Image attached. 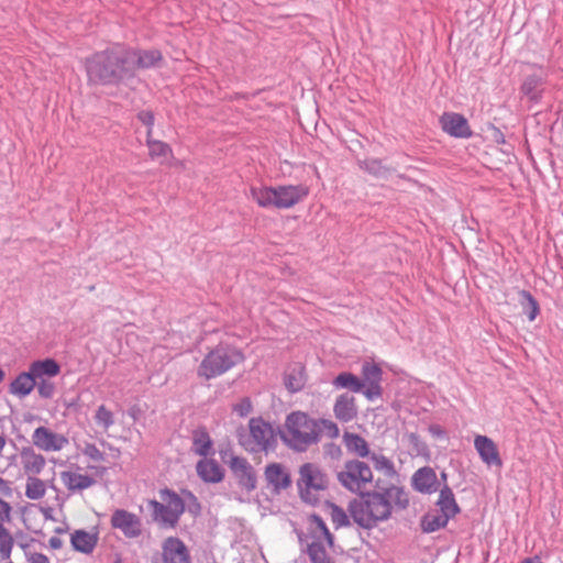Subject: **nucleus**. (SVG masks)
Here are the masks:
<instances>
[{"label":"nucleus","mask_w":563,"mask_h":563,"mask_svg":"<svg viewBox=\"0 0 563 563\" xmlns=\"http://www.w3.org/2000/svg\"><path fill=\"white\" fill-rule=\"evenodd\" d=\"M85 68L91 84L118 86L135 77V51L114 44L86 58Z\"/></svg>","instance_id":"f257e3e1"},{"label":"nucleus","mask_w":563,"mask_h":563,"mask_svg":"<svg viewBox=\"0 0 563 563\" xmlns=\"http://www.w3.org/2000/svg\"><path fill=\"white\" fill-rule=\"evenodd\" d=\"M409 505L408 493L404 487L390 485L371 493L360 494L349 504V512L354 522L362 528L372 529L380 521L390 518L393 508L406 509Z\"/></svg>","instance_id":"f03ea898"},{"label":"nucleus","mask_w":563,"mask_h":563,"mask_svg":"<svg viewBox=\"0 0 563 563\" xmlns=\"http://www.w3.org/2000/svg\"><path fill=\"white\" fill-rule=\"evenodd\" d=\"M280 438L291 450L305 452L319 442V422L302 411H294L286 417Z\"/></svg>","instance_id":"7ed1b4c3"},{"label":"nucleus","mask_w":563,"mask_h":563,"mask_svg":"<svg viewBox=\"0 0 563 563\" xmlns=\"http://www.w3.org/2000/svg\"><path fill=\"white\" fill-rule=\"evenodd\" d=\"M251 197L262 208L289 209L302 201L309 194L303 185H284L277 187H251Z\"/></svg>","instance_id":"20e7f679"},{"label":"nucleus","mask_w":563,"mask_h":563,"mask_svg":"<svg viewBox=\"0 0 563 563\" xmlns=\"http://www.w3.org/2000/svg\"><path fill=\"white\" fill-rule=\"evenodd\" d=\"M244 360V354L239 347L221 343L205 355L197 374L205 379H212L225 374Z\"/></svg>","instance_id":"39448f33"},{"label":"nucleus","mask_w":563,"mask_h":563,"mask_svg":"<svg viewBox=\"0 0 563 563\" xmlns=\"http://www.w3.org/2000/svg\"><path fill=\"white\" fill-rule=\"evenodd\" d=\"M240 444L251 453L274 452L277 446V433L263 418H251L249 431L239 434Z\"/></svg>","instance_id":"423d86ee"},{"label":"nucleus","mask_w":563,"mask_h":563,"mask_svg":"<svg viewBox=\"0 0 563 563\" xmlns=\"http://www.w3.org/2000/svg\"><path fill=\"white\" fill-rule=\"evenodd\" d=\"M339 483L352 493H360L373 481V472L368 464L360 460L346 461L338 473Z\"/></svg>","instance_id":"0eeeda50"},{"label":"nucleus","mask_w":563,"mask_h":563,"mask_svg":"<svg viewBox=\"0 0 563 563\" xmlns=\"http://www.w3.org/2000/svg\"><path fill=\"white\" fill-rule=\"evenodd\" d=\"M297 484L301 498L312 504L318 499L317 494L327 488V478L318 465L306 463L300 466Z\"/></svg>","instance_id":"6e6552de"},{"label":"nucleus","mask_w":563,"mask_h":563,"mask_svg":"<svg viewBox=\"0 0 563 563\" xmlns=\"http://www.w3.org/2000/svg\"><path fill=\"white\" fill-rule=\"evenodd\" d=\"M111 527L122 532L128 539H136L142 534L141 518L125 509H115L110 519Z\"/></svg>","instance_id":"1a4fd4ad"},{"label":"nucleus","mask_w":563,"mask_h":563,"mask_svg":"<svg viewBox=\"0 0 563 563\" xmlns=\"http://www.w3.org/2000/svg\"><path fill=\"white\" fill-rule=\"evenodd\" d=\"M362 380L365 384L363 395L367 400L374 401L382 397L383 388H382V379H383V371L379 365L373 362H364L362 364Z\"/></svg>","instance_id":"9d476101"},{"label":"nucleus","mask_w":563,"mask_h":563,"mask_svg":"<svg viewBox=\"0 0 563 563\" xmlns=\"http://www.w3.org/2000/svg\"><path fill=\"white\" fill-rule=\"evenodd\" d=\"M33 444L44 452H57L68 444V439L46 427H37L32 434Z\"/></svg>","instance_id":"9b49d317"},{"label":"nucleus","mask_w":563,"mask_h":563,"mask_svg":"<svg viewBox=\"0 0 563 563\" xmlns=\"http://www.w3.org/2000/svg\"><path fill=\"white\" fill-rule=\"evenodd\" d=\"M228 464L241 487L251 492L256 487V475L246 459L231 455Z\"/></svg>","instance_id":"f8f14e48"},{"label":"nucleus","mask_w":563,"mask_h":563,"mask_svg":"<svg viewBox=\"0 0 563 563\" xmlns=\"http://www.w3.org/2000/svg\"><path fill=\"white\" fill-rule=\"evenodd\" d=\"M411 486L416 492L424 495H431L442 487L435 471L430 466L420 467L413 473Z\"/></svg>","instance_id":"ddd939ff"},{"label":"nucleus","mask_w":563,"mask_h":563,"mask_svg":"<svg viewBox=\"0 0 563 563\" xmlns=\"http://www.w3.org/2000/svg\"><path fill=\"white\" fill-rule=\"evenodd\" d=\"M442 130L453 137L468 139L472 130L467 120L460 113L445 112L440 118Z\"/></svg>","instance_id":"4468645a"},{"label":"nucleus","mask_w":563,"mask_h":563,"mask_svg":"<svg viewBox=\"0 0 563 563\" xmlns=\"http://www.w3.org/2000/svg\"><path fill=\"white\" fill-rule=\"evenodd\" d=\"M11 506L0 498V559L9 560L14 547V539L3 522L11 520Z\"/></svg>","instance_id":"2eb2a0df"},{"label":"nucleus","mask_w":563,"mask_h":563,"mask_svg":"<svg viewBox=\"0 0 563 563\" xmlns=\"http://www.w3.org/2000/svg\"><path fill=\"white\" fill-rule=\"evenodd\" d=\"M165 563H190V555L185 543L176 537H168L162 545Z\"/></svg>","instance_id":"dca6fc26"},{"label":"nucleus","mask_w":563,"mask_h":563,"mask_svg":"<svg viewBox=\"0 0 563 563\" xmlns=\"http://www.w3.org/2000/svg\"><path fill=\"white\" fill-rule=\"evenodd\" d=\"M474 448L477 451L481 460L492 466H501L503 461L499 456L498 449L495 442L486 435H476L474 439Z\"/></svg>","instance_id":"f3484780"},{"label":"nucleus","mask_w":563,"mask_h":563,"mask_svg":"<svg viewBox=\"0 0 563 563\" xmlns=\"http://www.w3.org/2000/svg\"><path fill=\"white\" fill-rule=\"evenodd\" d=\"M333 412L338 420L341 422H350L357 416V406L354 396L347 393L341 394L336 397Z\"/></svg>","instance_id":"a211bd4d"},{"label":"nucleus","mask_w":563,"mask_h":563,"mask_svg":"<svg viewBox=\"0 0 563 563\" xmlns=\"http://www.w3.org/2000/svg\"><path fill=\"white\" fill-rule=\"evenodd\" d=\"M265 478L275 492L287 488L290 485V475L280 463L268 464L265 468Z\"/></svg>","instance_id":"6ab92c4d"},{"label":"nucleus","mask_w":563,"mask_h":563,"mask_svg":"<svg viewBox=\"0 0 563 563\" xmlns=\"http://www.w3.org/2000/svg\"><path fill=\"white\" fill-rule=\"evenodd\" d=\"M148 507L152 510L153 520L162 528H175L177 526L180 518L174 516V512L163 501L148 500Z\"/></svg>","instance_id":"aec40b11"},{"label":"nucleus","mask_w":563,"mask_h":563,"mask_svg":"<svg viewBox=\"0 0 563 563\" xmlns=\"http://www.w3.org/2000/svg\"><path fill=\"white\" fill-rule=\"evenodd\" d=\"M21 463L27 476H36L42 473L46 465L45 457L36 453L32 448H23L21 451Z\"/></svg>","instance_id":"412c9836"},{"label":"nucleus","mask_w":563,"mask_h":563,"mask_svg":"<svg viewBox=\"0 0 563 563\" xmlns=\"http://www.w3.org/2000/svg\"><path fill=\"white\" fill-rule=\"evenodd\" d=\"M29 371L35 380L49 379L60 373L59 364L53 358L34 361L30 364Z\"/></svg>","instance_id":"4be33fe9"},{"label":"nucleus","mask_w":563,"mask_h":563,"mask_svg":"<svg viewBox=\"0 0 563 563\" xmlns=\"http://www.w3.org/2000/svg\"><path fill=\"white\" fill-rule=\"evenodd\" d=\"M36 382L30 371L21 372L9 385V393L20 399L29 396L35 388Z\"/></svg>","instance_id":"5701e85b"},{"label":"nucleus","mask_w":563,"mask_h":563,"mask_svg":"<svg viewBox=\"0 0 563 563\" xmlns=\"http://www.w3.org/2000/svg\"><path fill=\"white\" fill-rule=\"evenodd\" d=\"M438 507L435 510L446 515L449 518H454L460 512V507L455 500L454 494L448 484H444L439 489V498L435 503Z\"/></svg>","instance_id":"b1692460"},{"label":"nucleus","mask_w":563,"mask_h":563,"mask_svg":"<svg viewBox=\"0 0 563 563\" xmlns=\"http://www.w3.org/2000/svg\"><path fill=\"white\" fill-rule=\"evenodd\" d=\"M198 476L206 483H220L224 473L220 464L214 460L203 459L196 466Z\"/></svg>","instance_id":"393cba45"},{"label":"nucleus","mask_w":563,"mask_h":563,"mask_svg":"<svg viewBox=\"0 0 563 563\" xmlns=\"http://www.w3.org/2000/svg\"><path fill=\"white\" fill-rule=\"evenodd\" d=\"M60 478L66 488L70 492L84 490L91 487L95 484V479L85 474H79L71 471H65L60 473Z\"/></svg>","instance_id":"a878e982"},{"label":"nucleus","mask_w":563,"mask_h":563,"mask_svg":"<svg viewBox=\"0 0 563 563\" xmlns=\"http://www.w3.org/2000/svg\"><path fill=\"white\" fill-rule=\"evenodd\" d=\"M332 386L335 389H347L352 393L363 394L365 384L358 376L354 375L353 373L341 372L333 378Z\"/></svg>","instance_id":"bb28decb"},{"label":"nucleus","mask_w":563,"mask_h":563,"mask_svg":"<svg viewBox=\"0 0 563 563\" xmlns=\"http://www.w3.org/2000/svg\"><path fill=\"white\" fill-rule=\"evenodd\" d=\"M343 442L346 450L358 457H367L372 453L368 443L360 434L345 432L343 434Z\"/></svg>","instance_id":"cd10ccee"},{"label":"nucleus","mask_w":563,"mask_h":563,"mask_svg":"<svg viewBox=\"0 0 563 563\" xmlns=\"http://www.w3.org/2000/svg\"><path fill=\"white\" fill-rule=\"evenodd\" d=\"M451 518L438 510H430L421 518V530L426 533H432L446 527Z\"/></svg>","instance_id":"c85d7f7f"},{"label":"nucleus","mask_w":563,"mask_h":563,"mask_svg":"<svg viewBox=\"0 0 563 563\" xmlns=\"http://www.w3.org/2000/svg\"><path fill=\"white\" fill-rule=\"evenodd\" d=\"M97 541V534L89 533L85 530H76L70 538L74 549L85 554H89L93 551Z\"/></svg>","instance_id":"c756f323"},{"label":"nucleus","mask_w":563,"mask_h":563,"mask_svg":"<svg viewBox=\"0 0 563 563\" xmlns=\"http://www.w3.org/2000/svg\"><path fill=\"white\" fill-rule=\"evenodd\" d=\"M543 85V75L542 74H532L528 75L522 85L521 92L529 98L532 102H539L541 99V92Z\"/></svg>","instance_id":"7c9ffc66"},{"label":"nucleus","mask_w":563,"mask_h":563,"mask_svg":"<svg viewBox=\"0 0 563 563\" xmlns=\"http://www.w3.org/2000/svg\"><path fill=\"white\" fill-rule=\"evenodd\" d=\"M159 497L167 508L174 512V516H178L180 518L185 512V500L183 494L180 496L169 488H164L159 490Z\"/></svg>","instance_id":"2f4dec72"},{"label":"nucleus","mask_w":563,"mask_h":563,"mask_svg":"<svg viewBox=\"0 0 563 563\" xmlns=\"http://www.w3.org/2000/svg\"><path fill=\"white\" fill-rule=\"evenodd\" d=\"M310 526L313 541L324 540L329 547L333 545V536L320 516L312 515L310 517Z\"/></svg>","instance_id":"473e14b6"},{"label":"nucleus","mask_w":563,"mask_h":563,"mask_svg":"<svg viewBox=\"0 0 563 563\" xmlns=\"http://www.w3.org/2000/svg\"><path fill=\"white\" fill-rule=\"evenodd\" d=\"M285 386L291 393L301 390L305 386L303 367L296 365L285 373Z\"/></svg>","instance_id":"72a5a7b5"},{"label":"nucleus","mask_w":563,"mask_h":563,"mask_svg":"<svg viewBox=\"0 0 563 563\" xmlns=\"http://www.w3.org/2000/svg\"><path fill=\"white\" fill-rule=\"evenodd\" d=\"M162 59V54L157 49L151 51H135V70L137 68L154 67Z\"/></svg>","instance_id":"f704fd0d"},{"label":"nucleus","mask_w":563,"mask_h":563,"mask_svg":"<svg viewBox=\"0 0 563 563\" xmlns=\"http://www.w3.org/2000/svg\"><path fill=\"white\" fill-rule=\"evenodd\" d=\"M45 483L36 476H27L25 496L32 500L42 499L45 496Z\"/></svg>","instance_id":"c9c22d12"},{"label":"nucleus","mask_w":563,"mask_h":563,"mask_svg":"<svg viewBox=\"0 0 563 563\" xmlns=\"http://www.w3.org/2000/svg\"><path fill=\"white\" fill-rule=\"evenodd\" d=\"M368 457L373 462L376 471L382 472L387 477L396 475L394 462L387 456L379 453H371Z\"/></svg>","instance_id":"e433bc0d"},{"label":"nucleus","mask_w":563,"mask_h":563,"mask_svg":"<svg viewBox=\"0 0 563 563\" xmlns=\"http://www.w3.org/2000/svg\"><path fill=\"white\" fill-rule=\"evenodd\" d=\"M194 451L196 454L207 457L212 451V441L206 431L194 435Z\"/></svg>","instance_id":"4c0bfd02"},{"label":"nucleus","mask_w":563,"mask_h":563,"mask_svg":"<svg viewBox=\"0 0 563 563\" xmlns=\"http://www.w3.org/2000/svg\"><path fill=\"white\" fill-rule=\"evenodd\" d=\"M308 555L312 563H334L328 555L322 541H312L308 547Z\"/></svg>","instance_id":"58836bf2"},{"label":"nucleus","mask_w":563,"mask_h":563,"mask_svg":"<svg viewBox=\"0 0 563 563\" xmlns=\"http://www.w3.org/2000/svg\"><path fill=\"white\" fill-rule=\"evenodd\" d=\"M406 440L409 445V452L415 456H428L429 448L427 443L417 434V433H408L406 434Z\"/></svg>","instance_id":"ea45409f"},{"label":"nucleus","mask_w":563,"mask_h":563,"mask_svg":"<svg viewBox=\"0 0 563 563\" xmlns=\"http://www.w3.org/2000/svg\"><path fill=\"white\" fill-rule=\"evenodd\" d=\"M146 145L150 151V156L152 158H164L166 159L169 154L172 153V150L167 143H164L162 141L153 140L152 135L146 136Z\"/></svg>","instance_id":"a19ab883"},{"label":"nucleus","mask_w":563,"mask_h":563,"mask_svg":"<svg viewBox=\"0 0 563 563\" xmlns=\"http://www.w3.org/2000/svg\"><path fill=\"white\" fill-rule=\"evenodd\" d=\"M520 297L527 302L526 313L529 321H533L540 312L538 301L528 290H521Z\"/></svg>","instance_id":"79ce46f5"},{"label":"nucleus","mask_w":563,"mask_h":563,"mask_svg":"<svg viewBox=\"0 0 563 563\" xmlns=\"http://www.w3.org/2000/svg\"><path fill=\"white\" fill-rule=\"evenodd\" d=\"M95 420L96 423L102 427L104 430H108L111 426L114 424L113 413L104 405L98 407L95 415Z\"/></svg>","instance_id":"37998d69"},{"label":"nucleus","mask_w":563,"mask_h":563,"mask_svg":"<svg viewBox=\"0 0 563 563\" xmlns=\"http://www.w3.org/2000/svg\"><path fill=\"white\" fill-rule=\"evenodd\" d=\"M331 520L336 529L350 525L349 516L336 505H331Z\"/></svg>","instance_id":"c03bdc74"},{"label":"nucleus","mask_w":563,"mask_h":563,"mask_svg":"<svg viewBox=\"0 0 563 563\" xmlns=\"http://www.w3.org/2000/svg\"><path fill=\"white\" fill-rule=\"evenodd\" d=\"M317 421L319 422V433L322 430L330 439H336L339 437L340 430L335 422L329 419H319Z\"/></svg>","instance_id":"a18cd8bd"},{"label":"nucleus","mask_w":563,"mask_h":563,"mask_svg":"<svg viewBox=\"0 0 563 563\" xmlns=\"http://www.w3.org/2000/svg\"><path fill=\"white\" fill-rule=\"evenodd\" d=\"M35 387L41 398L49 399L55 394V384L49 379H42L36 382Z\"/></svg>","instance_id":"49530a36"},{"label":"nucleus","mask_w":563,"mask_h":563,"mask_svg":"<svg viewBox=\"0 0 563 563\" xmlns=\"http://www.w3.org/2000/svg\"><path fill=\"white\" fill-rule=\"evenodd\" d=\"M181 494L184 495L185 509L187 508V510L192 515L199 514L201 506L197 497L190 490H183Z\"/></svg>","instance_id":"de8ad7c7"},{"label":"nucleus","mask_w":563,"mask_h":563,"mask_svg":"<svg viewBox=\"0 0 563 563\" xmlns=\"http://www.w3.org/2000/svg\"><path fill=\"white\" fill-rule=\"evenodd\" d=\"M362 168L375 176H382L386 172L382 162L374 158L364 161L362 163Z\"/></svg>","instance_id":"09e8293b"},{"label":"nucleus","mask_w":563,"mask_h":563,"mask_svg":"<svg viewBox=\"0 0 563 563\" xmlns=\"http://www.w3.org/2000/svg\"><path fill=\"white\" fill-rule=\"evenodd\" d=\"M82 453L95 462L104 461V453H102L93 443H87L82 450Z\"/></svg>","instance_id":"8fccbe9b"},{"label":"nucleus","mask_w":563,"mask_h":563,"mask_svg":"<svg viewBox=\"0 0 563 563\" xmlns=\"http://www.w3.org/2000/svg\"><path fill=\"white\" fill-rule=\"evenodd\" d=\"M137 119L144 124L147 126V133H146V136H151L152 135V129H153V125H154V121H155V118H154V114L152 111H147V110H143L141 112H139L137 114Z\"/></svg>","instance_id":"3c124183"},{"label":"nucleus","mask_w":563,"mask_h":563,"mask_svg":"<svg viewBox=\"0 0 563 563\" xmlns=\"http://www.w3.org/2000/svg\"><path fill=\"white\" fill-rule=\"evenodd\" d=\"M233 411L240 417H246L252 411V402L249 398H243L233 406Z\"/></svg>","instance_id":"603ef678"},{"label":"nucleus","mask_w":563,"mask_h":563,"mask_svg":"<svg viewBox=\"0 0 563 563\" xmlns=\"http://www.w3.org/2000/svg\"><path fill=\"white\" fill-rule=\"evenodd\" d=\"M26 560L29 563H49L48 558L38 552H26Z\"/></svg>","instance_id":"864d4df0"},{"label":"nucleus","mask_w":563,"mask_h":563,"mask_svg":"<svg viewBox=\"0 0 563 563\" xmlns=\"http://www.w3.org/2000/svg\"><path fill=\"white\" fill-rule=\"evenodd\" d=\"M325 452L328 455H330L332 459H339L342 454V450L339 445L334 443H330L325 446Z\"/></svg>","instance_id":"5fc2aeb1"},{"label":"nucleus","mask_w":563,"mask_h":563,"mask_svg":"<svg viewBox=\"0 0 563 563\" xmlns=\"http://www.w3.org/2000/svg\"><path fill=\"white\" fill-rule=\"evenodd\" d=\"M429 431H430L431 434H433L435 437H442L444 434V431L438 424L430 426Z\"/></svg>","instance_id":"6e6d98bb"},{"label":"nucleus","mask_w":563,"mask_h":563,"mask_svg":"<svg viewBox=\"0 0 563 563\" xmlns=\"http://www.w3.org/2000/svg\"><path fill=\"white\" fill-rule=\"evenodd\" d=\"M48 543H49V547H51L52 549H59V548H62V545H63V541H62L59 538H57V537H52V538L48 540Z\"/></svg>","instance_id":"4d7b16f0"},{"label":"nucleus","mask_w":563,"mask_h":563,"mask_svg":"<svg viewBox=\"0 0 563 563\" xmlns=\"http://www.w3.org/2000/svg\"><path fill=\"white\" fill-rule=\"evenodd\" d=\"M0 493L8 495L10 493V486L7 481L0 477Z\"/></svg>","instance_id":"13d9d810"},{"label":"nucleus","mask_w":563,"mask_h":563,"mask_svg":"<svg viewBox=\"0 0 563 563\" xmlns=\"http://www.w3.org/2000/svg\"><path fill=\"white\" fill-rule=\"evenodd\" d=\"M521 563H542L541 558L539 555H534L532 558L525 559Z\"/></svg>","instance_id":"bf43d9fd"},{"label":"nucleus","mask_w":563,"mask_h":563,"mask_svg":"<svg viewBox=\"0 0 563 563\" xmlns=\"http://www.w3.org/2000/svg\"><path fill=\"white\" fill-rule=\"evenodd\" d=\"M4 445H5V438L3 435H0V455L2 454Z\"/></svg>","instance_id":"052dcab7"},{"label":"nucleus","mask_w":563,"mask_h":563,"mask_svg":"<svg viewBox=\"0 0 563 563\" xmlns=\"http://www.w3.org/2000/svg\"><path fill=\"white\" fill-rule=\"evenodd\" d=\"M441 479H442L441 486H443L444 484H448V483H446L448 475H446V473H445V472H442V473H441Z\"/></svg>","instance_id":"680f3d73"},{"label":"nucleus","mask_w":563,"mask_h":563,"mask_svg":"<svg viewBox=\"0 0 563 563\" xmlns=\"http://www.w3.org/2000/svg\"><path fill=\"white\" fill-rule=\"evenodd\" d=\"M4 377H5V373L2 368H0V384L3 382Z\"/></svg>","instance_id":"e2e57ef3"},{"label":"nucleus","mask_w":563,"mask_h":563,"mask_svg":"<svg viewBox=\"0 0 563 563\" xmlns=\"http://www.w3.org/2000/svg\"><path fill=\"white\" fill-rule=\"evenodd\" d=\"M114 563H121V562L118 560V561H115Z\"/></svg>","instance_id":"0e129e2a"}]
</instances>
